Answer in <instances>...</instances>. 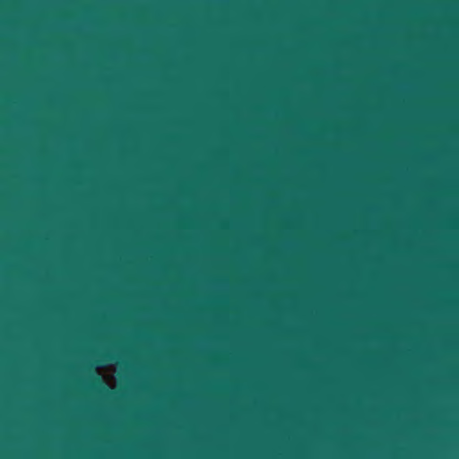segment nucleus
<instances>
[{"instance_id":"obj_1","label":"nucleus","mask_w":459,"mask_h":459,"mask_svg":"<svg viewBox=\"0 0 459 459\" xmlns=\"http://www.w3.org/2000/svg\"><path fill=\"white\" fill-rule=\"evenodd\" d=\"M282 115H459V111H282Z\"/></svg>"},{"instance_id":"obj_2","label":"nucleus","mask_w":459,"mask_h":459,"mask_svg":"<svg viewBox=\"0 0 459 459\" xmlns=\"http://www.w3.org/2000/svg\"><path fill=\"white\" fill-rule=\"evenodd\" d=\"M91 385L94 388H99L102 386V382L100 381L99 377H93Z\"/></svg>"},{"instance_id":"obj_3","label":"nucleus","mask_w":459,"mask_h":459,"mask_svg":"<svg viewBox=\"0 0 459 459\" xmlns=\"http://www.w3.org/2000/svg\"><path fill=\"white\" fill-rule=\"evenodd\" d=\"M100 359H101V361L108 362V361H112L114 359V357L112 354L106 352V353L101 354Z\"/></svg>"}]
</instances>
